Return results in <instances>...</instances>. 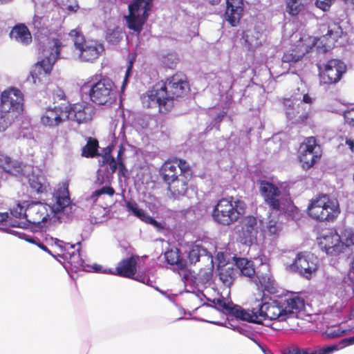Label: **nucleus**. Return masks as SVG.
Listing matches in <instances>:
<instances>
[{
    "mask_svg": "<svg viewBox=\"0 0 354 354\" xmlns=\"http://www.w3.org/2000/svg\"><path fill=\"white\" fill-rule=\"evenodd\" d=\"M304 308V299L294 294L289 297L270 299L268 301L263 299H258L251 310L237 307L233 310V313L234 316L241 320L262 324L266 320L284 322L289 319L297 318Z\"/></svg>",
    "mask_w": 354,
    "mask_h": 354,
    "instance_id": "nucleus-1",
    "label": "nucleus"
},
{
    "mask_svg": "<svg viewBox=\"0 0 354 354\" xmlns=\"http://www.w3.org/2000/svg\"><path fill=\"white\" fill-rule=\"evenodd\" d=\"M76 205L70 198L68 182L59 183L55 190L52 203L50 204L40 202L28 201L25 209V221H14L12 225L16 230L24 231L30 225L40 226L48 221L60 219L62 214L67 216L75 210Z\"/></svg>",
    "mask_w": 354,
    "mask_h": 354,
    "instance_id": "nucleus-2",
    "label": "nucleus"
},
{
    "mask_svg": "<svg viewBox=\"0 0 354 354\" xmlns=\"http://www.w3.org/2000/svg\"><path fill=\"white\" fill-rule=\"evenodd\" d=\"M28 25L37 31L35 35L39 42V50L42 56L41 60L36 64L28 78V81L36 84L50 73L53 66L60 57L62 45L59 40L46 37L48 31L43 17L35 14Z\"/></svg>",
    "mask_w": 354,
    "mask_h": 354,
    "instance_id": "nucleus-3",
    "label": "nucleus"
},
{
    "mask_svg": "<svg viewBox=\"0 0 354 354\" xmlns=\"http://www.w3.org/2000/svg\"><path fill=\"white\" fill-rule=\"evenodd\" d=\"M188 82L181 74L158 82L143 94L141 100L146 108L158 107L160 113L169 111L174 106L175 99L183 97L189 91Z\"/></svg>",
    "mask_w": 354,
    "mask_h": 354,
    "instance_id": "nucleus-4",
    "label": "nucleus"
},
{
    "mask_svg": "<svg viewBox=\"0 0 354 354\" xmlns=\"http://www.w3.org/2000/svg\"><path fill=\"white\" fill-rule=\"evenodd\" d=\"M82 91L88 93L91 101L97 105H111L116 99V87L109 78L93 76L82 86Z\"/></svg>",
    "mask_w": 354,
    "mask_h": 354,
    "instance_id": "nucleus-5",
    "label": "nucleus"
},
{
    "mask_svg": "<svg viewBox=\"0 0 354 354\" xmlns=\"http://www.w3.org/2000/svg\"><path fill=\"white\" fill-rule=\"evenodd\" d=\"M246 205L242 201L234 203L229 198L220 199L213 209L212 216L215 222L229 225L236 222L245 213Z\"/></svg>",
    "mask_w": 354,
    "mask_h": 354,
    "instance_id": "nucleus-6",
    "label": "nucleus"
},
{
    "mask_svg": "<svg viewBox=\"0 0 354 354\" xmlns=\"http://www.w3.org/2000/svg\"><path fill=\"white\" fill-rule=\"evenodd\" d=\"M313 99L304 92L296 94L285 101L286 114L294 123L301 124L310 117Z\"/></svg>",
    "mask_w": 354,
    "mask_h": 354,
    "instance_id": "nucleus-7",
    "label": "nucleus"
},
{
    "mask_svg": "<svg viewBox=\"0 0 354 354\" xmlns=\"http://www.w3.org/2000/svg\"><path fill=\"white\" fill-rule=\"evenodd\" d=\"M343 30L337 23L330 24L328 26L327 33L320 37L318 40L316 37L304 35L297 41L296 48L304 56L314 47L318 41L323 44L324 50H326L334 45L337 39L342 36Z\"/></svg>",
    "mask_w": 354,
    "mask_h": 354,
    "instance_id": "nucleus-8",
    "label": "nucleus"
},
{
    "mask_svg": "<svg viewBox=\"0 0 354 354\" xmlns=\"http://www.w3.org/2000/svg\"><path fill=\"white\" fill-rule=\"evenodd\" d=\"M308 214L319 221H333L339 213L337 200L330 199L327 195H322L313 199L308 207Z\"/></svg>",
    "mask_w": 354,
    "mask_h": 354,
    "instance_id": "nucleus-9",
    "label": "nucleus"
},
{
    "mask_svg": "<svg viewBox=\"0 0 354 354\" xmlns=\"http://www.w3.org/2000/svg\"><path fill=\"white\" fill-rule=\"evenodd\" d=\"M68 36L73 41L77 54L82 62H93L104 50V46L97 41H85L81 31L76 28L72 30Z\"/></svg>",
    "mask_w": 354,
    "mask_h": 354,
    "instance_id": "nucleus-10",
    "label": "nucleus"
},
{
    "mask_svg": "<svg viewBox=\"0 0 354 354\" xmlns=\"http://www.w3.org/2000/svg\"><path fill=\"white\" fill-rule=\"evenodd\" d=\"M152 0H134L129 6V15L125 17L129 29L140 33L148 17Z\"/></svg>",
    "mask_w": 354,
    "mask_h": 354,
    "instance_id": "nucleus-11",
    "label": "nucleus"
},
{
    "mask_svg": "<svg viewBox=\"0 0 354 354\" xmlns=\"http://www.w3.org/2000/svg\"><path fill=\"white\" fill-rule=\"evenodd\" d=\"M9 232L21 239H24L27 242L35 244L42 250L48 252L54 257H56V255L52 252L48 247H51L54 250V252L58 254L59 252H64L66 250V246L68 245V243L52 236H46L44 241H41L37 237H34L31 234H27L24 231L10 229Z\"/></svg>",
    "mask_w": 354,
    "mask_h": 354,
    "instance_id": "nucleus-12",
    "label": "nucleus"
},
{
    "mask_svg": "<svg viewBox=\"0 0 354 354\" xmlns=\"http://www.w3.org/2000/svg\"><path fill=\"white\" fill-rule=\"evenodd\" d=\"M259 191L265 203L273 210L282 212L286 211L288 198L279 187L268 181H261Z\"/></svg>",
    "mask_w": 354,
    "mask_h": 354,
    "instance_id": "nucleus-13",
    "label": "nucleus"
},
{
    "mask_svg": "<svg viewBox=\"0 0 354 354\" xmlns=\"http://www.w3.org/2000/svg\"><path fill=\"white\" fill-rule=\"evenodd\" d=\"M318 259L309 252H299L293 263L288 266L291 271L310 279L315 274L318 268Z\"/></svg>",
    "mask_w": 354,
    "mask_h": 354,
    "instance_id": "nucleus-14",
    "label": "nucleus"
},
{
    "mask_svg": "<svg viewBox=\"0 0 354 354\" xmlns=\"http://www.w3.org/2000/svg\"><path fill=\"white\" fill-rule=\"evenodd\" d=\"M24 97L20 90L10 88L1 95L0 111L10 113L16 118L23 111Z\"/></svg>",
    "mask_w": 354,
    "mask_h": 354,
    "instance_id": "nucleus-15",
    "label": "nucleus"
},
{
    "mask_svg": "<svg viewBox=\"0 0 354 354\" xmlns=\"http://www.w3.org/2000/svg\"><path fill=\"white\" fill-rule=\"evenodd\" d=\"M321 157L320 146L316 143L314 137H308L301 144L298 151V158L301 166L308 169L318 161Z\"/></svg>",
    "mask_w": 354,
    "mask_h": 354,
    "instance_id": "nucleus-16",
    "label": "nucleus"
},
{
    "mask_svg": "<svg viewBox=\"0 0 354 354\" xmlns=\"http://www.w3.org/2000/svg\"><path fill=\"white\" fill-rule=\"evenodd\" d=\"M68 119V106L62 104L46 106L41 115L40 122L46 127L55 128Z\"/></svg>",
    "mask_w": 354,
    "mask_h": 354,
    "instance_id": "nucleus-17",
    "label": "nucleus"
},
{
    "mask_svg": "<svg viewBox=\"0 0 354 354\" xmlns=\"http://www.w3.org/2000/svg\"><path fill=\"white\" fill-rule=\"evenodd\" d=\"M320 82L322 84H334L339 81L346 71V65L339 59H330L323 66H318Z\"/></svg>",
    "mask_w": 354,
    "mask_h": 354,
    "instance_id": "nucleus-18",
    "label": "nucleus"
},
{
    "mask_svg": "<svg viewBox=\"0 0 354 354\" xmlns=\"http://www.w3.org/2000/svg\"><path fill=\"white\" fill-rule=\"evenodd\" d=\"M68 120L78 124L86 123L93 118L95 106L88 102H80L68 106Z\"/></svg>",
    "mask_w": 354,
    "mask_h": 354,
    "instance_id": "nucleus-19",
    "label": "nucleus"
},
{
    "mask_svg": "<svg viewBox=\"0 0 354 354\" xmlns=\"http://www.w3.org/2000/svg\"><path fill=\"white\" fill-rule=\"evenodd\" d=\"M317 241L321 250L325 251L327 254L336 255L342 252L340 235L333 229L322 231L317 238Z\"/></svg>",
    "mask_w": 354,
    "mask_h": 354,
    "instance_id": "nucleus-20",
    "label": "nucleus"
},
{
    "mask_svg": "<svg viewBox=\"0 0 354 354\" xmlns=\"http://www.w3.org/2000/svg\"><path fill=\"white\" fill-rule=\"evenodd\" d=\"M261 221L254 216H246L242 221L241 230L239 232L240 241L245 245H250L257 239L259 229L261 228Z\"/></svg>",
    "mask_w": 354,
    "mask_h": 354,
    "instance_id": "nucleus-21",
    "label": "nucleus"
},
{
    "mask_svg": "<svg viewBox=\"0 0 354 354\" xmlns=\"http://www.w3.org/2000/svg\"><path fill=\"white\" fill-rule=\"evenodd\" d=\"M167 262L171 266H176L178 269L183 271V279L185 285L191 284L193 282V274L188 270H183L185 267V262L180 259L179 251L177 248L171 249L165 253ZM195 283V281H194Z\"/></svg>",
    "mask_w": 354,
    "mask_h": 354,
    "instance_id": "nucleus-22",
    "label": "nucleus"
},
{
    "mask_svg": "<svg viewBox=\"0 0 354 354\" xmlns=\"http://www.w3.org/2000/svg\"><path fill=\"white\" fill-rule=\"evenodd\" d=\"M67 243L68 245L66 246V250L64 252H59L58 256L67 260L71 266L77 269L82 268L83 270H86L85 262L80 257V248L75 250V245H80V242H77L76 244Z\"/></svg>",
    "mask_w": 354,
    "mask_h": 354,
    "instance_id": "nucleus-23",
    "label": "nucleus"
},
{
    "mask_svg": "<svg viewBox=\"0 0 354 354\" xmlns=\"http://www.w3.org/2000/svg\"><path fill=\"white\" fill-rule=\"evenodd\" d=\"M226 4L225 19L232 26H236L239 22L243 11V1L226 0Z\"/></svg>",
    "mask_w": 354,
    "mask_h": 354,
    "instance_id": "nucleus-24",
    "label": "nucleus"
},
{
    "mask_svg": "<svg viewBox=\"0 0 354 354\" xmlns=\"http://www.w3.org/2000/svg\"><path fill=\"white\" fill-rule=\"evenodd\" d=\"M258 282L257 286L261 291L266 290L269 292H274L275 290L274 281L269 272V265L262 263L259 270L256 274Z\"/></svg>",
    "mask_w": 354,
    "mask_h": 354,
    "instance_id": "nucleus-25",
    "label": "nucleus"
},
{
    "mask_svg": "<svg viewBox=\"0 0 354 354\" xmlns=\"http://www.w3.org/2000/svg\"><path fill=\"white\" fill-rule=\"evenodd\" d=\"M0 168L5 172L15 176H20L24 174V166L18 160H12L11 158L0 152Z\"/></svg>",
    "mask_w": 354,
    "mask_h": 354,
    "instance_id": "nucleus-26",
    "label": "nucleus"
},
{
    "mask_svg": "<svg viewBox=\"0 0 354 354\" xmlns=\"http://www.w3.org/2000/svg\"><path fill=\"white\" fill-rule=\"evenodd\" d=\"M126 207L127 210L130 214L140 218L141 221L153 225L158 230L163 229V226L160 223L147 214L143 209L139 208L136 202L127 201Z\"/></svg>",
    "mask_w": 354,
    "mask_h": 354,
    "instance_id": "nucleus-27",
    "label": "nucleus"
},
{
    "mask_svg": "<svg viewBox=\"0 0 354 354\" xmlns=\"http://www.w3.org/2000/svg\"><path fill=\"white\" fill-rule=\"evenodd\" d=\"M188 259L191 264H195L198 261L209 263L212 266L213 257L212 254L204 247L194 245L190 249Z\"/></svg>",
    "mask_w": 354,
    "mask_h": 354,
    "instance_id": "nucleus-28",
    "label": "nucleus"
},
{
    "mask_svg": "<svg viewBox=\"0 0 354 354\" xmlns=\"http://www.w3.org/2000/svg\"><path fill=\"white\" fill-rule=\"evenodd\" d=\"M30 188L37 194L46 192L49 187L46 177L39 171L33 170L28 176Z\"/></svg>",
    "mask_w": 354,
    "mask_h": 354,
    "instance_id": "nucleus-29",
    "label": "nucleus"
},
{
    "mask_svg": "<svg viewBox=\"0 0 354 354\" xmlns=\"http://www.w3.org/2000/svg\"><path fill=\"white\" fill-rule=\"evenodd\" d=\"M136 266L137 261L133 257L123 259L118 263L115 274L132 278L136 272Z\"/></svg>",
    "mask_w": 354,
    "mask_h": 354,
    "instance_id": "nucleus-30",
    "label": "nucleus"
},
{
    "mask_svg": "<svg viewBox=\"0 0 354 354\" xmlns=\"http://www.w3.org/2000/svg\"><path fill=\"white\" fill-rule=\"evenodd\" d=\"M10 37L23 45H28L32 41L31 34L27 26L23 24L14 26L10 33Z\"/></svg>",
    "mask_w": 354,
    "mask_h": 354,
    "instance_id": "nucleus-31",
    "label": "nucleus"
},
{
    "mask_svg": "<svg viewBox=\"0 0 354 354\" xmlns=\"http://www.w3.org/2000/svg\"><path fill=\"white\" fill-rule=\"evenodd\" d=\"M341 253L345 256H354V230L346 229L340 236Z\"/></svg>",
    "mask_w": 354,
    "mask_h": 354,
    "instance_id": "nucleus-32",
    "label": "nucleus"
},
{
    "mask_svg": "<svg viewBox=\"0 0 354 354\" xmlns=\"http://www.w3.org/2000/svg\"><path fill=\"white\" fill-rule=\"evenodd\" d=\"M112 125H114V129L113 131V138L117 141H120V145L119 150L118 151V163L120 165V169L124 168V165L123 163L122 155L124 152V149L122 147V142L125 138V133H124V123L118 125V124H115V122H113Z\"/></svg>",
    "mask_w": 354,
    "mask_h": 354,
    "instance_id": "nucleus-33",
    "label": "nucleus"
},
{
    "mask_svg": "<svg viewBox=\"0 0 354 354\" xmlns=\"http://www.w3.org/2000/svg\"><path fill=\"white\" fill-rule=\"evenodd\" d=\"M337 350H339V346L337 345L317 347L315 349L301 348L298 346H294L288 354H332Z\"/></svg>",
    "mask_w": 354,
    "mask_h": 354,
    "instance_id": "nucleus-34",
    "label": "nucleus"
},
{
    "mask_svg": "<svg viewBox=\"0 0 354 354\" xmlns=\"http://www.w3.org/2000/svg\"><path fill=\"white\" fill-rule=\"evenodd\" d=\"M261 230L265 236H269L270 239H274L279 236L281 230V224L274 219H270L268 221L263 222L261 221Z\"/></svg>",
    "mask_w": 354,
    "mask_h": 354,
    "instance_id": "nucleus-35",
    "label": "nucleus"
},
{
    "mask_svg": "<svg viewBox=\"0 0 354 354\" xmlns=\"http://www.w3.org/2000/svg\"><path fill=\"white\" fill-rule=\"evenodd\" d=\"M234 261L243 275L251 277L256 274L257 272L252 261L246 258L234 257Z\"/></svg>",
    "mask_w": 354,
    "mask_h": 354,
    "instance_id": "nucleus-36",
    "label": "nucleus"
},
{
    "mask_svg": "<svg viewBox=\"0 0 354 354\" xmlns=\"http://www.w3.org/2000/svg\"><path fill=\"white\" fill-rule=\"evenodd\" d=\"M187 177L180 176L169 185V189L175 198L183 196L187 190Z\"/></svg>",
    "mask_w": 354,
    "mask_h": 354,
    "instance_id": "nucleus-37",
    "label": "nucleus"
},
{
    "mask_svg": "<svg viewBox=\"0 0 354 354\" xmlns=\"http://www.w3.org/2000/svg\"><path fill=\"white\" fill-rule=\"evenodd\" d=\"M177 166L173 162H166L160 169V174L168 185L178 178Z\"/></svg>",
    "mask_w": 354,
    "mask_h": 354,
    "instance_id": "nucleus-38",
    "label": "nucleus"
},
{
    "mask_svg": "<svg viewBox=\"0 0 354 354\" xmlns=\"http://www.w3.org/2000/svg\"><path fill=\"white\" fill-rule=\"evenodd\" d=\"M259 32H252L247 30L243 32V39L250 50H254L261 45V40L259 38Z\"/></svg>",
    "mask_w": 354,
    "mask_h": 354,
    "instance_id": "nucleus-39",
    "label": "nucleus"
},
{
    "mask_svg": "<svg viewBox=\"0 0 354 354\" xmlns=\"http://www.w3.org/2000/svg\"><path fill=\"white\" fill-rule=\"evenodd\" d=\"M57 6H59L64 12L68 14L77 12L79 6L77 0H55Z\"/></svg>",
    "mask_w": 354,
    "mask_h": 354,
    "instance_id": "nucleus-40",
    "label": "nucleus"
},
{
    "mask_svg": "<svg viewBox=\"0 0 354 354\" xmlns=\"http://www.w3.org/2000/svg\"><path fill=\"white\" fill-rule=\"evenodd\" d=\"M354 295L353 286L350 283L344 282L340 284L337 291V295L344 299L351 298Z\"/></svg>",
    "mask_w": 354,
    "mask_h": 354,
    "instance_id": "nucleus-41",
    "label": "nucleus"
},
{
    "mask_svg": "<svg viewBox=\"0 0 354 354\" xmlns=\"http://www.w3.org/2000/svg\"><path fill=\"white\" fill-rule=\"evenodd\" d=\"M97 141L90 138L87 142V144L82 149V156L85 157L94 156L97 151Z\"/></svg>",
    "mask_w": 354,
    "mask_h": 354,
    "instance_id": "nucleus-42",
    "label": "nucleus"
},
{
    "mask_svg": "<svg viewBox=\"0 0 354 354\" xmlns=\"http://www.w3.org/2000/svg\"><path fill=\"white\" fill-rule=\"evenodd\" d=\"M122 32L120 28L117 27L113 29H108L106 39L109 43L116 44L120 41V39H122Z\"/></svg>",
    "mask_w": 354,
    "mask_h": 354,
    "instance_id": "nucleus-43",
    "label": "nucleus"
},
{
    "mask_svg": "<svg viewBox=\"0 0 354 354\" xmlns=\"http://www.w3.org/2000/svg\"><path fill=\"white\" fill-rule=\"evenodd\" d=\"M302 57L303 55L295 47V48L291 51H288L284 53L282 57V62L283 63L297 62Z\"/></svg>",
    "mask_w": 354,
    "mask_h": 354,
    "instance_id": "nucleus-44",
    "label": "nucleus"
},
{
    "mask_svg": "<svg viewBox=\"0 0 354 354\" xmlns=\"http://www.w3.org/2000/svg\"><path fill=\"white\" fill-rule=\"evenodd\" d=\"M232 274L233 270L230 268L221 270L219 278L225 286L230 287L234 281Z\"/></svg>",
    "mask_w": 354,
    "mask_h": 354,
    "instance_id": "nucleus-45",
    "label": "nucleus"
},
{
    "mask_svg": "<svg viewBox=\"0 0 354 354\" xmlns=\"http://www.w3.org/2000/svg\"><path fill=\"white\" fill-rule=\"evenodd\" d=\"M304 8L301 2L288 1L286 3V11L291 16L297 15Z\"/></svg>",
    "mask_w": 354,
    "mask_h": 354,
    "instance_id": "nucleus-46",
    "label": "nucleus"
},
{
    "mask_svg": "<svg viewBox=\"0 0 354 354\" xmlns=\"http://www.w3.org/2000/svg\"><path fill=\"white\" fill-rule=\"evenodd\" d=\"M15 119V115L0 111V131H4Z\"/></svg>",
    "mask_w": 354,
    "mask_h": 354,
    "instance_id": "nucleus-47",
    "label": "nucleus"
},
{
    "mask_svg": "<svg viewBox=\"0 0 354 354\" xmlns=\"http://www.w3.org/2000/svg\"><path fill=\"white\" fill-rule=\"evenodd\" d=\"M161 61L162 64L168 67L173 68L177 62L178 57L176 53H168L167 54L161 55Z\"/></svg>",
    "mask_w": 354,
    "mask_h": 354,
    "instance_id": "nucleus-48",
    "label": "nucleus"
},
{
    "mask_svg": "<svg viewBox=\"0 0 354 354\" xmlns=\"http://www.w3.org/2000/svg\"><path fill=\"white\" fill-rule=\"evenodd\" d=\"M27 203L28 201L17 203L15 207L11 209V214L15 218H24L25 209H26Z\"/></svg>",
    "mask_w": 354,
    "mask_h": 354,
    "instance_id": "nucleus-49",
    "label": "nucleus"
},
{
    "mask_svg": "<svg viewBox=\"0 0 354 354\" xmlns=\"http://www.w3.org/2000/svg\"><path fill=\"white\" fill-rule=\"evenodd\" d=\"M114 193H115V191H114L113 188H112L110 186H104L102 188L95 191L93 193L91 198L93 200H95L98 196H101L102 194H107L109 196H113L114 194Z\"/></svg>",
    "mask_w": 354,
    "mask_h": 354,
    "instance_id": "nucleus-50",
    "label": "nucleus"
},
{
    "mask_svg": "<svg viewBox=\"0 0 354 354\" xmlns=\"http://www.w3.org/2000/svg\"><path fill=\"white\" fill-rule=\"evenodd\" d=\"M341 113L343 114L345 121L354 127V117L351 118V115L354 113V105L351 104L346 109L341 111Z\"/></svg>",
    "mask_w": 354,
    "mask_h": 354,
    "instance_id": "nucleus-51",
    "label": "nucleus"
},
{
    "mask_svg": "<svg viewBox=\"0 0 354 354\" xmlns=\"http://www.w3.org/2000/svg\"><path fill=\"white\" fill-rule=\"evenodd\" d=\"M176 163L177 166V169H178L183 175H180V176L187 177V176H190L189 172V165L183 160H178Z\"/></svg>",
    "mask_w": 354,
    "mask_h": 354,
    "instance_id": "nucleus-52",
    "label": "nucleus"
},
{
    "mask_svg": "<svg viewBox=\"0 0 354 354\" xmlns=\"http://www.w3.org/2000/svg\"><path fill=\"white\" fill-rule=\"evenodd\" d=\"M14 223V222H11L9 219V215L8 213H0V228L5 229L4 227H6L7 225H10L12 228V230H17L16 227H13L12 225ZM10 228H8L6 230L9 232V230Z\"/></svg>",
    "mask_w": 354,
    "mask_h": 354,
    "instance_id": "nucleus-53",
    "label": "nucleus"
},
{
    "mask_svg": "<svg viewBox=\"0 0 354 354\" xmlns=\"http://www.w3.org/2000/svg\"><path fill=\"white\" fill-rule=\"evenodd\" d=\"M213 303L218 306V308L221 310H230L232 313L234 315L233 313V310L238 306H235L234 308H230L228 303H227L223 298H217L213 300Z\"/></svg>",
    "mask_w": 354,
    "mask_h": 354,
    "instance_id": "nucleus-54",
    "label": "nucleus"
},
{
    "mask_svg": "<svg viewBox=\"0 0 354 354\" xmlns=\"http://www.w3.org/2000/svg\"><path fill=\"white\" fill-rule=\"evenodd\" d=\"M233 330H236L239 333L246 336L247 337L250 338V339L256 342V340L254 339L255 335L252 333L250 330H248L246 327L236 326L233 328Z\"/></svg>",
    "mask_w": 354,
    "mask_h": 354,
    "instance_id": "nucleus-55",
    "label": "nucleus"
},
{
    "mask_svg": "<svg viewBox=\"0 0 354 354\" xmlns=\"http://www.w3.org/2000/svg\"><path fill=\"white\" fill-rule=\"evenodd\" d=\"M207 264H208L207 266H209V268H207L208 271H201V272L199 274V278L201 279L203 283L209 281L211 279L212 276V269L213 268L214 265L212 264V266L209 263H207Z\"/></svg>",
    "mask_w": 354,
    "mask_h": 354,
    "instance_id": "nucleus-56",
    "label": "nucleus"
},
{
    "mask_svg": "<svg viewBox=\"0 0 354 354\" xmlns=\"http://www.w3.org/2000/svg\"><path fill=\"white\" fill-rule=\"evenodd\" d=\"M335 0H316V6L324 10H328Z\"/></svg>",
    "mask_w": 354,
    "mask_h": 354,
    "instance_id": "nucleus-57",
    "label": "nucleus"
},
{
    "mask_svg": "<svg viewBox=\"0 0 354 354\" xmlns=\"http://www.w3.org/2000/svg\"><path fill=\"white\" fill-rule=\"evenodd\" d=\"M92 269L95 272L115 274V271H112L110 269L104 268L102 266L96 263L92 266Z\"/></svg>",
    "mask_w": 354,
    "mask_h": 354,
    "instance_id": "nucleus-58",
    "label": "nucleus"
},
{
    "mask_svg": "<svg viewBox=\"0 0 354 354\" xmlns=\"http://www.w3.org/2000/svg\"><path fill=\"white\" fill-rule=\"evenodd\" d=\"M104 159H105L106 163L109 166L111 173V174L114 173L117 169V162L115 160L114 158L111 157V156H106L104 158Z\"/></svg>",
    "mask_w": 354,
    "mask_h": 354,
    "instance_id": "nucleus-59",
    "label": "nucleus"
},
{
    "mask_svg": "<svg viewBox=\"0 0 354 354\" xmlns=\"http://www.w3.org/2000/svg\"><path fill=\"white\" fill-rule=\"evenodd\" d=\"M225 115L226 112L224 111H220L218 113H217L212 121L213 126L216 127L217 124H218Z\"/></svg>",
    "mask_w": 354,
    "mask_h": 354,
    "instance_id": "nucleus-60",
    "label": "nucleus"
},
{
    "mask_svg": "<svg viewBox=\"0 0 354 354\" xmlns=\"http://www.w3.org/2000/svg\"><path fill=\"white\" fill-rule=\"evenodd\" d=\"M65 97V94L63 90H62L59 88H57L55 90L53 91V97L54 100H63Z\"/></svg>",
    "mask_w": 354,
    "mask_h": 354,
    "instance_id": "nucleus-61",
    "label": "nucleus"
},
{
    "mask_svg": "<svg viewBox=\"0 0 354 354\" xmlns=\"http://www.w3.org/2000/svg\"><path fill=\"white\" fill-rule=\"evenodd\" d=\"M344 333V330H341L338 327H335L330 329V331L328 333V335L334 337L341 336Z\"/></svg>",
    "mask_w": 354,
    "mask_h": 354,
    "instance_id": "nucleus-62",
    "label": "nucleus"
},
{
    "mask_svg": "<svg viewBox=\"0 0 354 354\" xmlns=\"http://www.w3.org/2000/svg\"><path fill=\"white\" fill-rule=\"evenodd\" d=\"M132 67H133V62H132V61H131L129 62V64L128 68L126 71V74H125V77H124V79L123 81V84H122V88H123L124 87V86L126 85V84L127 83L128 78H129V77L131 74V70H132Z\"/></svg>",
    "mask_w": 354,
    "mask_h": 354,
    "instance_id": "nucleus-63",
    "label": "nucleus"
},
{
    "mask_svg": "<svg viewBox=\"0 0 354 354\" xmlns=\"http://www.w3.org/2000/svg\"><path fill=\"white\" fill-rule=\"evenodd\" d=\"M342 145L346 146L352 152H354V140L351 138H346L345 144L342 143Z\"/></svg>",
    "mask_w": 354,
    "mask_h": 354,
    "instance_id": "nucleus-64",
    "label": "nucleus"
}]
</instances>
